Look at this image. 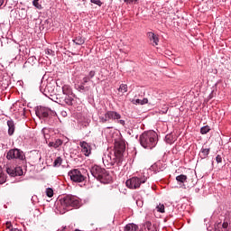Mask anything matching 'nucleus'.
I'll return each mask as SVG.
<instances>
[{
	"mask_svg": "<svg viewBox=\"0 0 231 231\" xmlns=\"http://www.w3.org/2000/svg\"><path fill=\"white\" fill-rule=\"evenodd\" d=\"M139 142L143 149H154L158 145V134L154 131L144 132L140 135Z\"/></svg>",
	"mask_w": 231,
	"mask_h": 231,
	"instance_id": "nucleus-1",
	"label": "nucleus"
},
{
	"mask_svg": "<svg viewBox=\"0 0 231 231\" xmlns=\"http://www.w3.org/2000/svg\"><path fill=\"white\" fill-rule=\"evenodd\" d=\"M120 118H122V115H120V113L108 110L104 116H99V123L107 124V122H111V120H113L114 122L120 124V125H125V120H122Z\"/></svg>",
	"mask_w": 231,
	"mask_h": 231,
	"instance_id": "nucleus-2",
	"label": "nucleus"
},
{
	"mask_svg": "<svg viewBox=\"0 0 231 231\" xmlns=\"http://www.w3.org/2000/svg\"><path fill=\"white\" fill-rule=\"evenodd\" d=\"M63 208H80V199L73 195H66L60 199Z\"/></svg>",
	"mask_w": 231,
	"mask_h": 231,
	"instance_id": "nucleus-3",
	"label": "nucleus"
},
{
	"mask_svg": "<svg viewBox=\"0 0 231 231\" xmlns=\"http://www.w3.org/2000/svg\"><path fill=\"white\" fill-rule=\"evenodd\" d=\"M102 160L105 167H107V169H109V167H113L115 163H120V162H122V158L117 156L115 152H108L105 153Z\"/></svg>",
	"mask_w": 231,
	"mask_h": 231,
	"instance_id": "nucleus-4",
	"label": "nucleus"
},
{
	"mask_svg": "<svg viewBox=\"0 0 231 231\" xmlns=\"http://www.w3.org/2000/svg\"><path fill=\"white\" fill-rule=\"evenodd\" d=\"M6 158L7 160H20L21 162H24L26 155H24V152L22 150L14 148L8 151Z\"/></svg>",
	"mask_w": 231,
	"mask_h": 231,
	"instance_id": "nucleus-5",
	"label": "nucleus"
},
{
	"mask_svg": "<svg viewBox=\"0 0 231 231\" xmlns=\"http://www.w3.org/2000/svg\"><path fill=\"white\" fill-rule=\"evenodd\" d=\"M56 115L55 111L44 106H40L36 110V116L38 118H50V116H55Z\"/></svg>",
	"mask_w": 231,
	"mask_h": 231,
	"instance_id": "nucleus-6",
	"label": "nucleus"
},
{
	"mask_svg": "<svg viewBox=\"0 0 231 231\" xmlns=\"http://www.w3.org/2000/svg\"><path fill=\"white\" fill-rule=\"evenodd\" d=\"M165 171V164L162 161H158L154 164H152L146 171V174H158V172H163Z\"/></svg>",
	"mask_w": 231,
	"mask_h": 231,
	"instance_id": "nucleus-7",
	"label": "nucleus"
},
{
	"mask_svg": "<svg viewBox=\"0 0 231 231\" xmlns=\"http://www.w3.org/2000/svg\"><path fill=\"white\" fill-rule=\"evenodd\" d=\"M126 187L128 189H139L142 183H145V180H141L138 177H133L126 180Z\"/></svg>",
	"mask_w": 231,
	"mask_h": 231,
	"instance_id": "nucleus-8",
	"label": "nucleus"
},
{
	"mask_svg": "<svg viewBox=\"0 0 231 231\" xmlns=\"http://www.w3.org/2000/svg\"><path fill=\"white\" fill-rule=\"evenodd\" d=\"M40 91L42 93L45 97H48L50 98L53 93H55V86H53L51 83H49L43 88L42 86H40Z\"/></svg>",
	"mask_w": 231,
	"mask_h": 231,
	"instance_id": "nucleus-9",
	"label": "nucleus"
},
{
	"mask_svg": "<svg viewBox=\"0 0 231 231\" xmlns=\"http://www.w3.org/2000/svg\"><path fill=\"white\" fill-rule=\"evenodd\" d=\"M114 152L122 158L124 156V152H125V143L123 141H117L115 143V151Z\"/></svg>",
	"mask_w": 231,
	"mask_h": 231,
	"instance_id": "nucleus-10",
	"label": "nucleus"
},
{
	"mask_svg": "<svg viewBox=\"0 0 231 231\" xmlns=\"http://www.w3.org/2000/svg\"><path fill=\"white\" fill-rule=\"evenodd\" d=\"M93 178H96L100 183H111L113 177L110 174H92Z\"/></svg>",
	"mask_w": 231,
	"mask_h": 231,
	"instance_id": "nucleus-11",
	"label": "nucleus"
},
{
	"mask_svg": "<svg viewBox=\"0 0 231 231\" xmlns=\"http://www.w3.org/2000/svg\"><path fill=\"white\" fill-rule=\"evenodd\" d=\"M79 146L81 147V152H83L85 156L91 154V146L86 143V141L80 142Z\"/></svg>",
	"mask_w": 231,
	"mask_h": 231,
	"instance_id": "nucleus-12",
	"label": "nucleus"
},
{
	"mask_svg": "<svg viewBox=\"0 0 231 231\" xmlns=\"http://www.w3.org/2000/svg\"><path fill=\"white\" fill-rule=\"evenodd\" d=\"M5 169H6L7 174H24V171H23V168L20 166H17V167L7 166Z\"/></svg>",
	"mask_w": 231,
	"mask_h": 231,
	"instance_id": "nucleus-13",
	"label": "nucleus"
},
{
	"mask_svg": "<svg viewBox=\"0 0 231 231\" xmlns=\"http://www.w3.org/2000/svg\"><path fill=\"white\" fill-rule=\"evenodd\" d=\"M70 180L71 181H74V183H82V181H86L87 178L86 175L82 174H71Z\"/></svg>",
	"mask_w": 231,
	"mask_h": 231,
	"instance_id": "nucleus-14",
	"label": "nucleus"
},
{
	"mask_svg": "<svg viewBox=\"0 0 231 231\" xmlns=\"http://www.w3.org/2000/svg\"><path fill=\"white\" fill-rule=\"evenodd\" d=\"M90 173L91 174H107V171H106V169H103L98 165H94L90 168Z\"/></svg>",
	"mask_w": 231,
	"mask_h": 231,
	"instance_id": "nucleus-15",
	"label": "nucleus"
},
{
	"mask_svg": "<svg viewBox=\"0 0 231 231\" xmlns=\"http://www.w3.org/2000/svg\"><path fill=\"white\" fill-rule=\"evenodd\" d=\"M147 36L149 41L152 42V46H158V43L160 42V38H158V35L152 32H150L147 33Z\"/></svg>",
	"mask_w": 231,
	"mask_h": 231,
	"instance_id": "nucleus-16",
	"label": "nucleus"
},
{
	"mask_svg": "<svg viewBox=\"0 0 231 231\" xmlns=\"http://www.w3.org/2000/svg\"><path fill=\"white\" fill-rule=\"evenodd\" d=\"M52 102H56V104H60V106H64V99L60 94H53L49 97Z\"/></svg>",
	"mask_w": 231,
	"mask_h": 231,
	"instance_id": "nucleus-17",
	"label": "nucleus"
},
{
	"mask_svg": "<svg viewBox=\"0 0 231 231\" xmlns=\"http://www.w3.org/2000/svg\"><path fill=\"white\" fill-rule=\"evenodd\" d=\"M63 104H66L67 106H73V100H75V95H64L62 97Z\"/></svg>",
	"mask_w": 231,
	"mask_h": 231,
	"instance_id": "nucleus-18",
	"label": "nucleus"
},
{
	"mask_svg": "<svg viewBox=\"0 0 231 231\" xmlns=\"http://www.w3.org/2000/svg\"><path fill=\"white\" fill-rule=\"evenodd\" d=\"M7 126L9 136H14V134L15 133V122H14L12 119L8 120Z\"/></svg>",
	"mask_w": 231,
	"mask_h": 231,
	"instance_id": "nucleus-19",
	"label": "nucleus"
},
{
	"mask_svg": "<svg viewBox=\"0 0 231 231\" xmlns=\"http://www.w3.org/2000/svg\"><path fill=\"white\" fill-rule=\"evenodd\" d=\"M208 154H210V148H201L199 156L201 160H205V158H208Z\"/></svg>",
	"mask_w": 231,
	"mask_h": 231,
	"instance_id": "nucleus-20",
	"label": "nucleus"
},
{
	"mask_svg": "<svg viewBox=\"0 0 231 231\" xmlns=\"http://www.w3.org/2000/svg\"><path fill=\"white\" fill-rule=\"evenodd\" d=\"M62 143H63L62 140L57 139L55 142H50L49 147H53L54 149H58V147H60Z\"/></svg>",
	"mask_w": 231,
	"mask_h": 231,
	"instance_id": "nucleus-21",
	"label": "nucleus"
},
{
	"mask_svg": "<svg viewBox=\"0 0 231 231\" xmlns=\"http://www.w3.org/2000/svg\"><path fill=\"white\" fill-rule=\"evenodd\" d=\"M62 93H63V95H73V90L71 89L70 86L64 85L62 87Z\"/></svg>",
	"mask_w": 231,
	"mask_h": 231,
	"instance_id": "nucleus-22",
	"label": "nucleus"
},
{
	"mask_svg": "<svg viewBox=\"0 0 231 231\" xmlns=\"http://www.w3.org/2000/svg\"><path fill=\"white\" fill-rule=\"evenodd\" d=\"M73 42L76 43L78 46H82L86 42V40L82 36H77Z\"/></svg>",
	"mask_w": 231,
	"mask_h": 231,
	"instance_id": "nucleus-23",
	"label": "nucleus"
},
{
	"mask_svg": "<svg viewBox=\"0 0 231 231\" xmlns=\"http://www.w3.org/2000/svg\"><path fill=\"white\" fill-rule=\"evenodd\" d=\"M136 230H138V226H136V224H127L124 229V231H136Z\"/></svg>",
	"mask_w": 231,
	"mask_h": 231,
	"instance_id": "nucleus-24",
	"label": "nucleus"
},
{
	"mask_svg": "<svg viewBox=\"0 0 231 231\" xmlns=\"http://www.w3.org/2000/svg\"><path fill=\"white\" fill-rule=\"evenodd\" d=\"M144 228H146L148 231H158L156 229V226H152V223L147 221L143 225Z\"/></svg>",
	"mask_w": 231,
	"mask_h": 231,
	"instance_id": "nucleus-25",
	"label": "nucleus"
},
{
	"mask_svg": "<svg viewBox=\"0 0 231 231\" xmlns=\"http://www.w3.org/2000/svg\"><path fill=\"white\" fill-rule=\"evenodd\" d=\"M76 89H78V91H89V87H86V85L80 83V85L76 87Z\"/></svg>",
	"mask_w": 231,
	"mask_h": 231,
	"instance_id": "nucleus-26",
	"label": "nucleus"
},
{
	"mask_svg": "<svg viewBox=\"0 0 231 231\" xmlns=\"http://www.w3.org/2000/svg\"><path fill=\"white\" fill-rule=\"evenodd\" d=\"M176 180L179 183H185V181H187V176L186 175H179L176 177Z\"/></svg>",
	"mask_w": 231,
	"mask_h": 231,
	"instance_id": "nucleus-27",
	"label": "nucleus"
},
{
	"mask_svg": "<svg viewBox=\"0 0 231 231\" xmlns=\"http://www.w3.org/2000/svg\"><path fill=\"white\" fill-rule=\"evenodd\" d=\"M62 165V159L60 157H57L53 162V167H60Z\"/></svg>",
	"mask_w": 231,
	"mask_h": 231,
	"instance_id": "nucleus-28",
	"label": "nucleus"
},
{
	"mask_svg": "<svg viewBox=\"0 0 231 231\" xmlns=\"http://www.w3.org/2000/svg\"><path fill=\"white\" fill-rule=\"evenodd\" d=\"M149 102V99L143 98V99H136L135 104H138L139 106H145Z\"/></svg>",
	"mask_w": 231,
	"mask_h": 231,
	"instance_id": "nucleus-29",
	"label": "nucleus"
},
{
	"mask_svg": "<svg viewBox=\"0 0 231 231\" xmlns=\"http://www.w3.org/2000/svg\"><path fill=\"white\" fill-rule=\"evenodd\" d=\"M118 91H120L121 93H127V85L126 84H121Z\"/></svg>",
	"mask_w": 231,
	"mask_h": 231,
	"instance_id": "nucleus-30",
	"label": "nucleus"
},
{
	"mask_svg": "<svg viewBox=\"0 0 231 231\" xmlns=\"http://www.w3.org/2000/svg\"><path fill=\"white\" fill-rule=\"evenodd\" d=\"M210 131V126L206 125L200 128L201 134H207Z\"/></svg>",
	"mask_w": 231,
	"mask_h": 231,
	"instance_id": "nucleus-31",
	"label": "nucleus"
},
{
	"mask_svg": "<svg viewBox=\"0 0 231 231\" xmlns=\"http://www.w3.org/2000/svg\"><path fill=\"white\" fill-rule=\"evenodd\" d=\"M156 209L157 212H161L162 214H163V212H165V206L163 204H160L159 206H157Z\"/></svg>",
	"mask_w": 231,
	"mask_h": 231,
	"instance_id": "nucleus-32",
	"label": "nucleus"
},
{
	"mask_svg": "<svg viewBox=\"0 0 231 231\" xmlns=\"http://www.w3.org/2000/svg\"><path fill=\"white\" fill-rule=\"evenodd\" d=\"M46 196H48V198H53V189L48 188L46 189Z\"/></svg>",
	"mask_w": 231,
	"mask_h": 231,
	"instance_id": "nucleus-33",
	"label": "nucleus"
},
{
	"mask_svg": "<svg viewBox=\"0 0 231 231\" xmlns=\"http://www.w3.org/2000/svg\"><path fill=\"white\" fill-rule=\"evenodd\" d=\"M216 162H217V165H219V163H223V155L217 154L216 156Z\"/></svg>",
	"mask_w": 231,
	"mask_h": 231,
	"instance_id": "nucleus-34",
	"label": "nucleus"
},
{
	"mask_svg": "<svg viewBox=\"0 0 231 231\" xmlns=\"http://www.w3.org/2000/svg\"><path fill=\"white\" fill-rule=\"evenodd\" d=\"M95 75H97V72L95 70H90L87 78L91 80V79H93Z\"/></svg>",
	"mask_w": 231,
	"mask_h": 231,
	"instance_id": "nucleus-35",
	"label": "nucleus"
},
{
	"mask_svg": "<svg viewBox=\"0 0 231 231\" xmlns=\"http://www.w3.org/2000/svg\"><path fill=\"white\" fill-rule=\"evenodd\" d=\"M91 79L89 78H88V76L84 77L82 81H81V84L83 86H86V84H88V82H89Z\"/></svg>",
	"mask_w": 231,
	"mask_h": 231,
	"instance_id": "nucleus-36",
	"label": "nucleus"
},
{
	"mask_svg": "<svg viewBox=\"0 0 231 231\" xmlns=\"http://www.w3.org/2000/svg\"><path fill=\"white\" fill-rule=\"evenodd\" d=\"M33 6L37 8L38 10H42V5L39 4V2H32Z\"/></svg>",
	"mask_w": 231,
	"mask_h": 231,
	"instance_id": "nucleus-37",
	"label": "nucleus"
},
{
	"mask_svg": "<svg viewBox=\"0 0 231 231\" xmlns=\"http://www.w3.org/2000/svg\"><path fill=\"white\" fill-rule=\"evenodd\" d=\"M90 3L97 5V6H102V2L100 0H90Z\"/></svg>",
	"mask_w": 231,
	"mask_h": 231,
	"instance_id": "nucleus-38",
	"label": "nucleus"
},
{
	"mask_svg": "<svg viewBox=\"0 0 231 231\" xmlns=\"http://www.w3.org/2000/svg\"><path fill=\"white\" fill-rule=\"evenodd\" d=\"M46 55H51L52 57H55V51H53L51 49H48L46 51Z\"/></svg>",
	"mask_w": 231,
	"mask_h": 231,
	"instance_id": "nucleus-39",
	"label": "nucleus"
},
{
	"mask_svg": "<svg viewBox=\"0 0 231 231\" xmlns=\"http://www.w3.org/2000/svg\"><path fill=\"white\" fill-rule=\"evenodd\" d=\"M68 174H80V171L74 169V170H70Z\"/></svg>",
	"mask_w": 231,
	"mask_h": 231,
	"instance_id": "nucleus-40",
	"label": "nucleus"
},
{
	"mask_svg": "<svg viewBox=\"0 0 231 231\" xmlns=\"http://www.w3.org/2000/svg\"><path fill=\"white\" fill-rule=\"evenodd\" d=\"M167 143H172V137L169 134L165 136Z\"/></svg>",
	"mask_w": 231,
	"mask_h": 231,
	"instance_id": "nucleus-41",
	"label": "nucleus"
},
{
	"mask_svg": "<svg viewBox=\"0 0 231 231\" xmlns=\"http://www.w3.org/2000/svg\"><path fill=\"white\" fill-rule=\"evenodd\" d=\"M6 181V177H5V174H0V183L3 184Z\"/></svg>",
	"mask_w": 231,
	"mask_h": 231,
	"instance_id": "nucleus-42",
	"label": "nucleus"
},
{
	"mask_svg": "<svg viewBox=\"0 0 231 231\" xmlns=\"http://www.w3.org/2000/svg\"><path fill=\"white\" fill-rule=\"evenodd\" d=\"M215 231H228V230H224L221 227V224H218L216 227H215Z\"/></svg>",
	"mask_w": 231,
	"mask_h": 231,
	"instance_id": "nucleus-43",
	"label": "nucleus"
},
{
	"mask_svg": "<svg viewBox=\"0 0 231 231\" xmlns=\"http://www.w3.org/2000/svg\"><path fill=\"white\" fill-rule=\"evenodd\" d=\"M138 0H124V3L126 5H133V3H136Z\"/></svg>",
	"mask_w": 231,
	"mask_h": 231,
	"instance_id": "nucleus-44",
	"label": "nucleus"
},
{
	"mask_svg": "<svg viewBox=\"0 0 231 231\" xmlns=\"http://www.w3.org/2000/svg\"><path fill=\"white\" fill-rule=\"evenodd\" d=\"M5 226L8 230H12V228H14L12 227L13 226L12 222H6Z\"/></svg>",
	"mask_w": 231,
	"mask_h": 231,
	"instance_id": "nucleus-45",
	"label": "nucleus"
},
{
	"mask_svg": "<svg viewBox=\"0 0 231 231\" xmlns=\"http://www.w3.org/2000/svg\"><path fill=\"white\" fill-rule=\"evenodd\" d=\"M224 230H228V222H224L221 226Z\"/></svg>",
	"mask_w": 231,
	"mask_h": 231,
	"instance_id": "nucleus-46",
	"label": "nucleus"
},
{
	"mask_svg": "<svg viewBox=\"0 0 231 231\" xmlns=\"http://www.w3.org/2000/svg\"><path fill=\"white\" fill-rule=\"evenodd\" d=\"M3 3H5V0H0V6H3Z\"/></svg>",
	"mask_w": 231,
	"mask_h": 231,
	"instance_id": "nucleus-47",
	"label": "nucleus"
},
{
	"mask_svg": "<svg viewBox=\"0 0 231 231\" xmlns=\"http://www.w3.org/2000/svg\"><path fill=\"white\" fill-rule=\"evenodd\" d=\"M0 174H3V168L0 166Z\"/></svg>",
	"mask_w": 231,
	"mask_h": 231,
	"instance_id": "nucleus-48",
	"label": "nucleus"
},
{
	"mask_svg": "<svg viewBox=\"0 0 231 231\" xmlns=\"http://www.w3.org/2000/svg\"><path fill=\"white\" fill-rule=\"evenodd\" d=\"M39 0H33L32 3H38Z\"/></svg>",
	"mask_w": 231,
	"mask_h": 231,
	"instance_id": "nucleus-49",
	"label": "nucleus"
},
{
	"mask_svg": "<svg viewBox=\"0 0 231 231\" xmlns=\"http://www.w3.org/2000/svg\"><path fill=\"white\" fill-rule=\"evenodd\" d=\"M107 129H113V127H111V126H108V127H107Z\"/></svg>",
	"mask_w": 231,
	"mask_h": 231,
	"instance_id": "nucleus-50",
	"label": "nucleus"
},
{
	"mask_svg": "<svg viewBox=\"0 0 231 231\" xmlns=\"http://www.w3.org/2000/svg\"><path fill=\"white\" fill-rule=\"evenodd\" d=\"M30 59H33V57L29 58V60H30Z\"/></svg>",
	"mask_w": 231,
	"mask_h": 231,
	"instance_id": "nucleus-51",
	"label": "nucleus"
}]
</instances>
